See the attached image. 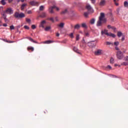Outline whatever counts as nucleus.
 <instances>
[{"instance_id":"obj_1","label":"nucleus","mask_w":128,"mask_h":128,"mask_svg":"<svg viewBox=\"0 0 128 128\" xmlns=\"http://www.w3.org/2000/svg\"><path fill=\"white\" fill-rule=\"evenodd\" d=\"M104 13L102 12L100 14V16L96 24L97 26H102V22H106V19L104 18Z\"/></svg>"},{"instance_id":"obj_2","label":"nucleus","mask_w":128,"mask_h":128,"mask_svg":"<svg viewBox=\"0 0 128 128\" xmlns=\"http://www.w3.org/2000/svg\"><path fill=\"white\" fill-rule=\"evenodd\" d=\"M14 14V10L12 8H7L2 13V14Z\"/></svg>"},{"instance_id":"obj_3","label":"nucleus","mask_w":128,"mask_h":128,"mask_svg":"<svg viewBox=\"0 0 128 128\" xmlns=\"http://www.w3.org/2000/svg\"><path fill=\"white\" fill-rule=\"evenodd\" d=\"M14 16L16 18H24L26 16V15H24V14L22 12L20 14L18 12H16L14 14Z\"/></svg>"},{"instance_id":"obj_4","label":"nucleus","mask_w":128,"mask_h":128,"mask_svg":"<svg viewBox=\"0 0 128 128\" xmlns=\"http://www.w3.org/2000/svg\"><path fill=\"white\" fill-rule=\"evenodd\" d=\"M86 10H88V12L89 14H92L94 12V9H92V6H90V4H87L86 6Z\"/></svg>"},{"instance_id":"obj_5","label":"nucleus","mask_w":128,"mask_h":128,"mask_svg":"<svg viewBox=\"0 0 128 128\" xmlns=\"http://www.w3.org/2000/svg\"><path fill=\"white\" fill-rule=\"evenodd\" d=\"M116 56L118 60H122L124 58V54L122 51H118L116 53Z\"/></svg>"},{"instance_id":"obj_6","label":"nucleus","mask_w":128,"mask_h":128,"mask_svg":"<svg viewBox=\"0 0 128 128\" xmlns=\"http://www.w3.org/2000/svg\"><path fill=\"white\" fill-rule=\"evenodd\" d=\"M94 41H90V42H88L87 43L88 46L89 48H94L96 46V43H94Z\"/></svg>"},{"instance_id":"obj_7","label":"nucleus","mask_w":128,"mask_h":128,"mask_svg":"<svg viewBox=\"0 0 128 128\" xmlns=\"http://www.w3.org/2000/svg\"><path fill=\"white\" fill-rule=\"evenodd\" d=\"M46 24V20H43L40 23V25L39 26L40 28H44V24Z\"/></svg>"},{"instance_id":"obj_8","label":"nucleus","mask_w":128,"mask_h":128,"mask_svg":"<svg viewBox=\"0 0 128 128\" xmlns=\"http://www.w3.org/2000/svg\"><path fill=\"white\" fill-rule=\"evenodd\" d=\"M2 16L5 22H8V19L6 18V16H8L6 14H2Z\"/></svg>"},{"instance_id":"obj_9","label":"nucleus","mask_w":128,"mask_h":128,"mask_svg":"<svg viewBox=\"0 0 128 128\" xmlns=\"http://www.w3.org/2000/svg\"><path fill=\"white\" fill-rule=\"evenodd\" d=\"M101 34H106V36H110V34H108V30H102L101 32Z\"/></svg>"},{"instance_id":"obj_10","label":"nucleus","mask_w":128,"mask_h":128,"mask_svg":"<svg viewBox=\"0 0 128 128\" xmlns=\"http://www.w3.org/2000/svg\"><path fill=\"white\" fill-rule=\"evenodd\" d=\"M106 3V0H100L99 5L101 6H104Z\"/></svg>"},{"instance_id":"obj_11","label":"nucleus","mask_w":128,"mask_h":128,"mask_svg":"<svg viewBox=\"0 0 128 128\" xmlns=\"http://www.w3.org/2000/svg\"><path fill=\"white\" fill-rule=\"evenodd\" d=\"M102 50H98L94 52L96 56H100L102 54Z\"/></svg>"},{"instance_id":"obj_12","label":"nucleus","mask_w":128,"mask_h":128,"mask_svg":"<svg viewBox=\"0 0 128 128\" xmlns=\"http://www.w3.org/2000/svg\"><path fill=\"white\" fill-rule=\"evenodd\" d=\"M30 6H36V4H38V2L34 1V0H32L30 2Z\"/></svg>"},{"instance_id":"obj_13","label":"nucleus","mask_w":128,"mask_h":128,"mask_svg":"<svg viewBox=\"0 0 128 128\" xmlns=\"http://www.w3.org/2000/svg\"><path fill=\"white\" fill-rule=\"evenodd\" d=\"M46 17V12H42V14L39 16V18H44Z\"/></svg>"},{"instance_id":"obj_14","label":"nucleus","mask_w":128,"mask_h":128,"mask_svg":"<svg viewBox=\"0 0 128 128\" xmlns=\"http://www.w3.org/2000/svg\"><path fill=\"white\" fill-rule=\"evenodd\" d=\"M27 38L29 40L30 42H34V44H38V42L32 39V38L31 37H28Z\"/></svg>"},{"instance_id":"obj_15","label":"nucleus","mask_w":128,"mask_h":128,"mask_svg":"<svg viewBox=\"0 0 128 128\" xmlns=\"http://www.w3.org/2000/svg\"><path fill=\"white\" fill-rule=\"evenodd\" d=\"M73 50L76 52H77V54H80V52H79L78 49V48L74 47Z\"/></svg>"},{"instance_id":"obj_16","label":"nucleus","mask_w":128,"mask_h":128,"mask_svg":"<svg viewBox=\"0 0 128 128\" xmlns=\"http://www.w3.org/2000/svg\"><path fill=\"white\" fill-rule=\"evenodd\" d=\"M80 28V24H76L74 26V30H79Z\"/></svg>"},{"instance_id":"obj_17","label":"nucleus","mask_w":128,"mask_h":128,"mask_svg":"<svg viewBox=\"0 0 128 128\" xmlns=\"http://www.w3.org/2000/svg\"><path fill=\"white\" fill-rule=\"evenodd\" d=\"M48 12L50 14H54V9L52 8V7L49 8H48Z\"/></svg>"},{"instance_id":"obj_18","label":"nucleus","mask_w":128,"mask_h":128,"mask_svg":"<svg viewBox=\"0 0 128 128\" xmlns=\"http://www.w3.org/2000/svg\"><path fill=\"white\" fill-rule=\"evenodd\" d=\"M52 42H54L50 40H48L46 41H44V42H43V44H52Z\"/></svg>"},{"instance_id":"obj_19","label":"nucleus","mask_w":128,"mask_h":128,"mask_svg":"<svg viewBox=\"0 0 128 128\" xmlns=\"http://www.w3.org/2000/svg\"><path fill=\"white\" fill-rule=\"evenodd\" d=\"M51 28H52V27H50V26H46L44 28V30H46V32H48V30H51Z\"/></svg>"},{"instance_id":"obj_20","label":"nucleus","mask_w":128,"mask_h":128,"mask_svg":"<svg viewBox=\"0 0 128 128\" xmlns=\"http://www.w3.org/2000/svg\"><path fill=\"white\" fill-rule=\"evenodd\" d=\"M95 22H96V20L94 18H92L90 20V24H94Z\"/></svg>"},{"instance_id":"obj_21","label":"nucleus","mask_w":128,"mask_h":128,"mask_svg":"<svg viewBox=\"0 0 128 128\" xmlns=\"http://www.w3.org/2000/svg\"><path fill=\"white\" fill-rule=\"evenodd\" d=\"M68 12V9H65L61 12V14H66Z\"/></svg>"},{"instance_id":"obj_22","label":"nucleus","mask_w":128,"mask_h":128,"mask_svg":"<svg viewBox=\"0 0 128 128\" xmlns=\"http://www.w3.org/2000/svg\"><path fill=\"white\" fill-rule=\"evenodd\" d=\"M124 6L128 8V1L124 2Z\"/></svg>"},{"instance_id":"obj_23","label":"nucleus","mask_w":128,"mask_h":128,"mask_svg":"<svg viewBox=\"0 0 128 128\" xmlns=\"http://www.w3.org/2000/svg\"><path fill=\"white\" fill-rule=\"evenodd\" d=\"M117 36L118 38H120L122 36V33L120 32H118L117 34Z\"/></svg>"},{"instance_id":"obj_24","label":"nucleus","mask_w":128,"mask_h":128,"mask_svg":"<svg viewBox=\"0 0 128 128\" xmlns=\"http://www.w3.org/2000/svg\"><path fill=\"white\" fill-rule=\"evenodd\" d=\"M58 26H60V28H64V23H60V24L58 25Z\"/></svg>"},{"instance_id":"obj_25","label":"nucleus","mask_w":128,"mask_h":128,"mask_svg":"<svg viewBox=\"0 0 128 128\" xmlns=\"http://www.w3.org/2000/svg\"><path fill=\"white\" fill-rule=\"evenodd\" d=\"M26 6V4H24L22 5V6H21V10H24V6Z\"/></svg>"},{"instance_id":"obj_26","label":"nucleus","mask_w":128,"mask_h":128,"mask_svg":"<svg viewBox=\"0 0 128 128\" xmlns=\"http://www.w3.org/2000/svg\"><path fill=\"white\" fill-rule=\"evenodd\" d=\"M28 50H32V52H34V47H28Z\"/></svg>"},{"instance_id":"obj_27","label":"nucleus","mask_w":128,"mask_h":128,"mask_svg":"<svg viewBox=\"0 0 128 128\" xmlns=\"http://www.w3.org/2000/svg\"><path fill=\"white\" fill-rule=\"evenodd\" d=\"M108 36H112V38H116V34H112V33H110L109 34V35Z\"/></svg>"},{"instance_id":"obj_28","label":"nucleus","mask_w":128,"mask_h":128,"mask_svg":"<svg viewBox=\"0 0 128 128\" xmlns=\"http://www.w3.org/2000/svg\"><path fill=\"white\" fill-rule=\"evenodd\" d=\"M88 12H84V16H85V18H88Z\"/></svg>"},{"instance_id":"obj_29","label":"nucleus","mask_w":128,"mask_h":128,"mask_svg":"<svg viewBox=\"0 0 128 128\" xmlns=\"http://www.w3.org/2000/svg\"><path fill=\"white\" fill-rule=\"evenodd\" d=\"M39 10H44V6H40Z\"/></svg>"},{"instance_id":"obj_30","label":"nucleus","mask_w":128,"mask_h":128,"mask_svg":"<svg viewBox=\"0 0 128 128\" xmlns=\"http://www.w3.org/2000/svg\"><path fill=\"white\" fill-rule=\"evenodd\" d=\"M47 20H51L52 22H54V18H48Z\"/></svg>"},{"instance_id":"obj_31","label":"nucleus","mask_w":128,"mask_h":128,"mask_svg":"<svg viewBox=\"0 0 128 128\" xmlns=\"http://www.w3.org/2000/svg\"><path fill=\"white\" fill-rule=\"evenodd\" d=\"M112 29L113 30L114 32H116V28L112 26Z\"/></svg>"},{"instance_id":"obj_32","label":"nucleus","mask_w":128,"mask_h":128,"mask_svg":"<svg viewBox=\"0 0 128 128\" xmlns=\"http://www.w3.org/2000/svg\"><path fill=\"white\" fill-rule=\"evenodd\" d=\"M1 4H2L3 6H5V4H6V2H4V0H1Z\"/></svg>"},{"instance_id":"obj_33","label":"nucleus","mask_w":128,"mask_h":128,"mask_svg":"<svg viewBox=\"0 0 128 128\" xmlns=\"http://www.w3.org/2000/svg\"><path fill=\"white\" fill-rule=\"evenodd\" d=\"M82 28H86V23H82Z\"/></svg>"},{"instance_id":"obj_34","label":"nucleus","mask_w":128,"mask_h":128,"mask_svg":"<svg viewBox=\"0 0 128 128\" xmlns=\"http://www.w3.org/2000/svg\"><path fill=\"white\" fill-rule=\"evenodd\" d=\"M128 62H124L121 64V66H128Z\"/></svg>"},{"instance_id":"obj_35","label":"nucleus","mask_w":128,"mask_h":128,"mask_svg":"<svg viewBox=\"0 0 128 128\" xmlns=\"http://www.w3.org/2000/svg\"><path fill=\"white\" fill-rule=\"evenodd\" d=\"M106 43V44L108 45V46H110V44L112 45V46H114V44H112L110 42H107Z\"/></svg>"},{"instance_id":"obj_36","label":"nucleus","mask_w":128,"mask_h":128,"mask_svg":"<svg viewBox=\"0 0 128 128\" xmlns=\"http://www.w3.org/2000/svg\"><path fill=\"white\" fill-rule=\"evenodd\" d=\"M120 44V42H114V45L116 46H118Z\"/></svg>"},{"instance_id":"obj_37","label":"nucleus","mask_w":128,"mask_h":128,"mask_svg":"<svg viewBox=\"0 0 128 128\" xmlns=\"http://www.w3.org/2000/svg\"><path fill=\"white\" fill-rule=\"evenodd\" d=\"M114 58H112L110 60V64H114Z\"/></svg>"},{"instance_id":"obj_38","label":"nucleus","mask_w":128,"mask_h":128,"mask_svg":"<svg viewBox=\"0 0 128 128\" xmlns=\"http://www.w3.org/2000/svg\"><path fill=\"white\" fill-rule=\"evenodd\" d=\"M26 22L30 24V22H32V20H30V19H28L27 18H26Z\"/></svg>"},{"instance_id":"obj_39","label":"nucleus","mask_w":128,"mask_h":128,"mask_svg":"<svg viewBox=\"0 0 128 128\" xmlns=\"http://www.w3.org/2000/svg\"><path fill=\"white\" fill-rule=\"evenodd\" d=\"M80 40V35L77 34L76 36V40Z\"/></svg>"},{"instance_id":"obj_40","label":"nucleus","mask_w":128,"mask_h":128,"mask_svg":"<svg viewBox=\"0 0 128 128\" xmlns=\"http://www.w3.org/2000/svg\"><path fill=\"white\" fill-rule=\"evenodd\" d=\"M10 30H14V25L10 26Z\"/></svg>"},{"instance_id":"obj_41","label":"nucleus","mask_w":128,"mask_h":128,"mask_svg":"<svg viewBox=\"0 0 128 128\" xmlns=\"http://www.w3.org/2000/svg\"><path fill=\"white\" fill-rule=\"evenodd\" d=\"M24 28H26V30H30V27H28V26H24Z\"/></svg>"},{"instance_id":"obj_42","label":"nucleus","mask_w":128,"mask_h":128,"mask_svg":"<svg viewBox=\"0 0 128 128\" xmlns=\"http://www.w3.org/2000/svg\"><path fill=\"white\" fill-rule=\"evenodd\" d=\"M36 25H32V30H34L35 28H36Z\"/></svg>"},{"instance_id":"obj_43","label":"nucleus","mask_w":128,"mask_h":128,"mask_svg":"<svg viewBox=\"0 0 128 128\" xmlns=\"http://www.w3.org/2000/svg\"><path fill=\"white\" fill-rule=\"evenodd\" d=\"M60 44H66V40H64L60 42Z\"/></svg>"},{"instance_id":"obj_44","label":"nucleus","mask_w":128,"mask_h":128,"mask_svg":"<svg viewBox=\"0 0 128 128\" xmlns=\"http://www.w3.org/2000/svg\"><path fill=\"white\" fill-rule=\"evenodd\" d=\"M28 14H32V10H29L28 12Z\"/></svg>"},{"instance_id":"obj_45","label":"nucleus","mask_w":128,"mask_h":128,"mask_svg":"<svg viewBox=\"0 0 128 128\" xmlns=\"http://www.w3.org/2000/svg\"><path fill=\"white\" fill-rule=\"evenodd\" d=\"M124 60H125L126 62H128V56H126L124 58Z\"/></svg>"},{"instance_id":"obj_46","label":"nucleus","mask_w":128,"mask_h":128,"mask_svg":"<svg viewBox=\"0 0 128 128\" xmlns=\"http://www.w3.org/2000/svg\"><path fill=\"white\" fill-rule=\"evenodd\" d=\"M92 2V4H96V0H90Z\"/></svg>"},{"instance_id":"obj_47","label":"nucleus","mask_w":128,"mask_h":128,"mask_svg":"<svg viewBox=\"0 0 128 128\" xmlns=\"http://www.w3.org/2000/svg\"><path fill=\"white\" fill-rule=\"evenodd\" d=\"M70 38H74V34H73V33H71V34H70Z\"/></svg>"},{"instance_id":"obj_48","label":"nucleus","mask_w":128,"mask_h":128,"mask_svg":"<svg viewBox=\"0 0 128 128\" xmlns=\"http://www.w3.org/2000/svg\"><path fill=\"white\" fill-rule=\"evenodd\" d=\"M0 40H4V42H8V40L6 39L0 38Z\"/></svg>"},{"instance_id":"obj_49","label":"nucleus","mask_w":128,"mask_h":128,"mask_svg":"<svg viewBox=\"0 0 128 128\" xmlns=\"http://www.w3.org/2000/svg\"><path fill=\"white\" fill-rule=\"evenodd\" d=\"M107 28H108L110 29V28H112V26H110V25H108Z\"/></svg>"},{"instance_id":"obj_50","label":"nucleus","mask_w":128,"mask_h":128,"mask_svg":"<svg viewBox=\"0 0 128 128\" xmlns=\"http://www.w3.org/2000/svg\"><path fill=\"white\" fill-rule=\"evenodd\" d=\"M107 68H109V70H112V66H110V65H108L107 66Z\"/></svg>"},{"instance_id":"obj_51","label":"nucleus","mask_w":128,"mask_h":128,"mask_svg":"<svg viewBox=\"0 0 128 128\" xmlns=\"http://www.w3.org/2000/svg\"><path fill=\"white\" fill-rule=\"evenodd\" d=\"M85 36H90V34H88V32H85Z\"/></svg>"},{"instance_id":"obj_52","label":"nucleus","mask_w":128,"mask_h":128,"mask_svg":"<svg viewBox=\"0 0 128 128\" xmlns=\"http://www.w3.org/2000/svg\"><path fill=\"white\" fill-rule=\"evenodd\" d=\"M115 50H120V48H118V47H117V46L116 47H115Z\"/></svg>"},{"instance_id":"obj_53","label":"nucleus","mask_w":128,"mask_h":128,"mask_svg":"<svg viewBox=\"0 0 128 128\" xmlns=\"http://www.w3.org/2000/svg\"><path fill=\"white\" fill-rule=\"evenodd\" d=\"M116 12H118V14H120V8H117V10H116Z\"/></svg>"},{"instance_id":"obj_54","label":"nucleus","mask_w":128,"mask_h":128,"mask_svg":"<svg viewBox=\"0 0 128 128\" xmlns=\"http://www.w3.org/2000/svg\"><path fill=\"white\" fill-rule=\"evenodd\" d=\"M51 8L54 10V8H56V6L54 5L52 6H51Z\"/></svg>"},{"instance_id":"obj_55","label":"nucleus","mask_w":128,"mask_h":128,"mask_svg":"<svg viewBox=\"0 0 128 128\" xmlns=\"http://www.w3.org/2000/svg\"><path fill=\"white\" fill-rule=\"evenodd\" d=\"M124 39H125V37H124V36H123L122 37V42H124Z\"/></svg>"},{"instance_id":"obj_56","label":"nucleus","mask_w":128,"mask_h":128,"mask_svg":"<svg viewBox=\"0 0 128 128\" xmlns=\"http://www.w3.org/2000/svg\"><path fill=\"white\" fill-rule=\"evenodd\" d=\"M7 42H8V44H12V42H14L10 41V40H8Z\"/></svg>"},{"instance_id":"obj_57","label":"nucleus","mask_w":128,"mask_h":128,"mask_svg":"<svg viewBox=\"0 0 128 128\" xmlns=\"http://www.w3.org/2000/svg\"><path fill=\"white\" fill-rule=\"evenodd\" d=\"M110 76H112V78H118V76H114V75H112V74H110Z\"/></svg>"},{"instance_id":"obj_58","label":"nucleus","mask_w":128,"mask_h":128,"mask_svg":"<svg viewBox=\"0 0 128 128\" xmlns=\"http://www.w3.org/2000/svg\"><path fill=\"white\" fill-rule=\"evenodd\" d=\"M56 10H57V12H58V10H60V8H58V7H56Z\"/></svg>"},{"instance_id":"obj_59","label":"nucleus","mask_w":128,"mask_h":128,"mask_svg":"<svg viewBox=\"0 0 128 128\" xmlns=\"http://www.w3.org/2000/svg\"><path fill=\"white\" fill-rule=\"evenodd\" d=\"M3 26H8V24H4Z\"/></svg>"},{"instance_id":"obj_60","label":"nucleus","mask_w":128,"mask_h":128,"mask_svg":"<svg viewBox=\"0 0 128 128\" xmlns=\"http://www.w3.org/2000/svg\"><path fill=\"white\" fill-rule=\"evenodd\" d=\"M20 28V25L17 26V30H18V28Z\"/></svg>"},{"instance_id":"obj_61","label":"nucleus","mask_w":128,"mask_h":128,"mask_svg":"<svg viewBox=\"0 0 128 128\" xmlns=\"http://www.w3.org/2000/svg\"><path fill=\"white\" fill-rule=\"evenodd\" d=\"M56 36H60V34L59 33H56Z\"/></svg>"},{"instance_id":"obj_62","label":"nucleus","mask_w":128,"mask_h":128,"mask_svg":"<svg viewBox=\"0 0 128 128\" xmlns=\"http://www.w3.org/2000/svg\"><path fill=\"white\" fill-rule=\"evenodd\" d=\"M82 42L83 44H86V40H84L83 39L82 41Z\"/></svg>"},{"instance_id":"obj_63","label":"nucleus","mask_w":128,"mask_h":128,"mask_svg":"<svg viewBox=\"0 0 128 128\" xmlns=\"http://www.w3.org/2000/svg\"><path fill=\"white\" fill-rule=\"evenodd\" d=\"M14 0H8V2H12Z\"/></svg>"},{"instance_id":"obj_64","label":"nucleus","mask_w":128,"mask_h":128,"mask_svg":"<svg viewBox=\"0 0 128 128\" xmlns=\"http://www.w3.org/2000/svg\"><path fill=\"white\" fill-rule=\"evenodd\" d=\"M70 26H71L72 28H74V26H72V24H71Z\"/></svg>"}]
</instances>
